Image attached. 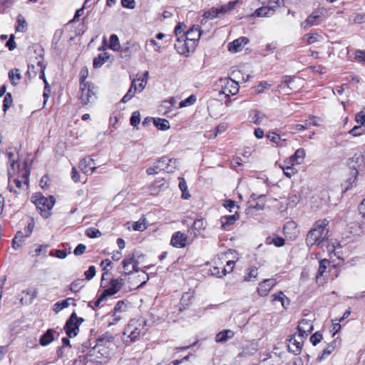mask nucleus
Returning <instances> with one entry per match:
<instances>
[{
  "label": "nucleus",
  "instance_id": "e433bc0d",
  "mask_svg": "<svg viewBox=\"0 0 365 365\" xmlns=\"http://www.w3.org/2000/svg\"><path fill=\"white\" fill-rule=\"evenodd\" d=\"M239 215H232L225 216L221 219L222 227L224 229H227V227L230 225H232L235 223V222L238 219Z\"/></svg>",
  "mask_w": 365,
  "mask_h": 365
},
{
  "label": "nucleus",
  "instance_id": "4468645a",
  "mask_svg": "<svg viewBox=\"0 0 365 365\" xmlns=\"http://www.w3.org/2000/svg\"><path fill=\"white\" fill-rule=\"evenodd\" d=\"M276 284V279H267L263 280L258 284L257 292L261 297L267 296L272 287Z\"/></svg>",
  "mask_w": 365,
  "mask_h": 365
},
{
  "label": "nucleus",
  "instance_id": "e2e57ef3",
  "mask_svg": "<svg viewBox=\"0 0 365 365\" xmlns=\"http://www.w3.org/2000/svg\"><path fill=\"white\" fill-rule=\"evenodd\" d=\"M73 365H91V363H88V357L86 355H81L77 359L73 361Z\"/></svg>",
  "mask_w": 365,
  "mask_h": 365
},
{
  "label": "nucleus",
  "instance_id": "7c9ffc66",
  "mask_svg": "<svg viewBox=\"0 0 365 365\" xmlns=\"http://www.w3.org/2000/svg\"><path fill=\"white\" fill-rule=\"evenodd\" d=\"M294 165L293 163L287 164L285 162L283 165H280V168L284 172V174L289 178H291L292 176H294L297 172V170L294 168Z\"/></svg>",
  "mask_w": 365,
  "mask_h": 365
},
{
  "label": "nucleus",
  "instance_id": "6ab92c4d",
  "mask_svg": "<svg viewBox=\"0 0 365 365\" xmlns=\"http://www.w3.org/2000/svg\"><path fill=\"white\" fill-rule=\"evenodd\" d=\"M284 234L291 240H294L298 235L297 224L293 221H289L284 224L283 227Z\"/></svg>",
  "mask_w": 365,
  "mask_h": 365
},
{
  "label": "nucleus",
  "instance_id": "423d86ee",
  "mask_svg": "<svg viewBox=\"0 0 365 365\" xmlns=\"http://www.w3.org/2000/svg\"><path fill=\"white\" fill-rule=\"evenodd\" d=\"M98 88L93 83L80 85L79 100L83 106H86L95 102Z\"/></svg>",
  "mask_w": 365,
  "mask_h": 365
},
{
  "label": "nucleus",
  "instance_id": "4be33fe9",
  "mask_svg": "<svg viewBox=\"0 0 365 365\" xmlns=\"http://www.w3.org/2000/svg\"><path fill=\"white\" fill-rule=\"evenodd\" d=\"M202 33L198 26H192L185 35V38L189 42H193L195 46H196V41L200 38Z\"/></svg>",
  "mask_w": 365,
  "mask_h": 365
},
{
  "label": "nucleus",
  "instance_id": "2f4dec72",
  "mask_svg": "<svg viewBox=\"0 0 365 365\" xmlns=\"http://www.w3.org/2000/svg\"><path fill=\"white\" fill-rule=\"evenodd\" d=\"M9 78L13 86L18 85L21 78V71L18 68L11 70L9 73Z\"/></svg>",
  "mask_w": 365,
  "mask_h": 365
},
{
  "label": "nucleus",
  "instance_id": "1a4fd4ad",
  "mask_svg": "<svg viewBox=\"0 0 365 365\" xmlns=\"http://www.w3.org/2000/svg\"><path fill=\"white\" fill-rule=\"evenodd\" d=\"M118 270L125 275H130L133 272H138L140 271L138 262L135 259L134 255L133 254L125 258L118 267Z\"/></svg>",
  "mask_w": 365,
  "mask_h": 365
},
{
  "label": "nucleus",
  "instance_id": "2eb2a0df",
  "mask_svg": "<svg viewBox=\"0 0 365 365\" xmlns=\"http://www.w3.org/2000/svg\"><path fill=\"white\" fill-rule=\"evenodd\" d=\"M79 168L86 175H91L96 170L95 161L90 157L82 159L79 163Z\"/></svg>",
  "mask_w": 365,
  "mask_h": 365
},
{
  "label": "nucleus",
  "instance_id": "4d7b16f0",
  "mask_svg": "<svg viewBox=\"0 0 365 365\" xmlns=\"http://www.w3.org/2000/svg\"><path fill=\"white\" fill-rule=\"evenodd\" d=\"M127 304L123 301H119L115 305L113 312L123 314V312H126Z\"/></svg>",
  "mask_w": 365,
  "mask_h": 365
},
{
  "label": "nucleus",
  "instance_id": "603ef678",
  "mask_svg": "<svg viewBox=\"0 0 365 365\" xmlns=\"http://www.w3.org/2000/svg\"><path fill=\"white\" fill-rule=\"evenodd\" d=\"M319 118L314 115H310L307 119L304 121V125L307 126V129L310 126H318L319 125Z\"/></svg>",
  "mask_w": 365,
  "mask_h": 365
},
{
  "label": "nucleus",
  "instance_id": "ddd939ff",
  "mask_svg": "<svg viewBox=\"0 0 365 365\" xmlns=\"http://www.w3.org/2000/svg\"><path fill=\"white\" fill-rule=\"evenodd\" d=\"M123 284L124 279L121 277L111 279L110 286L103 292V297L114 295L120 291Z\"/></svg>",
  "mask_w": 365,
  "mask_h": 365
},
{
  "label": "nucleus",
  "instance_id": "bf43d9fd",
  "mask_svg": "<svg viewBox=\"0 0 365 365\" xmlns=\"http://www.w3.org/2000/svg\"><path fill=\"white\" fill-rule=\"evenodd\" d=\"M140 122V114L139 111H134L130 119V123L133 127H136Z\"/></svg>",
  "mask_w": 365,
  "mask_h": 365
},
{
  "label": "nucleus",
  "instance_id": "bb28decb",
  "mask_svg": "<svg viewBox=\"0 0 365 365\" xmlns=\"http://www.w3.org/2000/svg\"><path fill=\"white\" fill-rule=\"evenodd\" d=\"M177 159L168 158L167 163L160 164V170L165 171L168 173H172L175 172L177 168Z\"/></svg>",
  "mask_w": 365,
  "mask_h": 365
},
{
  "label": "nucleus",
  "instance_id": "5fc2aeb1",
  "mask_svg": "<svg viewBox=\"0 0 365 365\" xmlns=\"http://www.w3.org/2000/svg\"><path fill=\"white\" fill-rule=\"evenodd\" d=\"M13 98L11 94L10 93H7L5 95L4 102H3V110L6 111L12 105Z\"/></svg>",
  "mask_w": 365,
  "mask_h": 365
},
{
  "label": "nucleus",
  "instance_id": "774afa93",
  "mask_svg": "<svg viewBox=\"0 0 365 365\" xmlns=\"http://www.w3.org/2000/svg\"><path fill=\"white\" fill-rule=\"evenodd\" d=\"M322 339V335L319 332H316L310 336V342L316 346L319 344Z\"/></svg>",
  "mask_w": 365,
  "mask_h": 365
},
{
  "label": "nucleus",
  "instance_id": "6e6552de",
  "mask_svg": "<svg viewBox=\"0 0 365 365\" xmlns=\"http://www.w3.org/2000/svg\"><path fill=\"white\" fill-rule=\"evenodd\" d=\"M218 86L221 88L220 93L224 94L226 97L237 94L240 88L238 83L230 78H220Z\"/></svg>",
  "mask_w": 365,
  "mask_h": 365
},
{
  "label": "nucleus",
  "instance_id": "c9c22d12",
  "mask_svg": "<svg viewBox=\"0 0 365 365\" xmlns=\"http://www.w3.org/2000/svg\"><path fill=\"white\" fill-rule=\"evenodd\" d=\"M107 317L108 326H113L117 324L123 318V316L113 311L111 314L107 315Z\"/></svg>",
  "mask_w": 365,
  "mask_h": 365
},
{
  "label": "nucleus",
  "instance_id": "cd10ccee",
  "mask_svg": "<svg viewBox=\"0 0 365 365\" xmlns=\"http://www.w3.org/2000/svg\"><path fill=\"white\" fill-rule=\"evenodd\" d=\"M168 157L163 156L158 160L156 163H155L152 166L149 167L146 172L148 175H154L157 174L161 171L160 164L167 163Z\"/></svg>",
  "mask_w": 365,
  "mask_h": 365
},
{
  "label": "nucleus",
  "instance_id": "4c0bfd02",
  "mask_svg": "<svg viewBox=\"0 0 365 365\" xmlns=\"http://www.w3.org/2000/svg\"><path fill=\"white\" fill-rule=\"evenodd\" d=\"M329 265L330 262L328 259H324L319 262V266L316 276L317 279L323 276Z\"/></svg>",
  "mask_w": 365,
  "mask_h": 365
},
{
  "label": "nucleus",
  "instance_id": "f704fd0d",
  "mask_svg": "<svg viewBox=\"0 0 365 365\" xmlns=\"http://www.w3.org/2000/svg\"><path fill=\"white\" fill-rule=\"evenodd\" d=\"M109 54L106 52L99 53L97 57L93 59V67L100 68L109 58Z\"/></svg>",
  "mask_w": 365,
  "mask_h": 365
},
{
  "label": "nucleus",
  "instance_id": "ea45409f",
  "mask_svg": "<svg viewBox=\"0 0 365 365\" xmlns=\"http://www.w3.org/2000/svg\"><path fill=\"white\" fill-rule=\"evenodd\" d=\"M71 300L73 301L74 299L73 298H67L66 299L56 302L53 305V311L56 313H58L62 309L67 308L70 305L69 302Z\"/></svg>",
  "mask_w": 365,
  "mask_h": 365
},
{
  "label": "nucleus",
  "instance_id": "a18cd8bd",
  "mask_svg": "<svg viewBox=\"0 0 365 365\" xmlns=\"http://www.w3.org/2000/svg\"><path fill=\"white\" fill-rule=\"evenodd\" d=\"M109 48L112 49L113 51H119L120 46L119 39L117 35L112 34L110 36V44Z\"/></svg>",
  "mask_w": 365,
  "mask_h": 365
},
{
  "label": "nucleus",
  "instance_id": "9b49d317",
  "mask_svg": "<svg viewBox=\"0 0 365 365\" xmlns=\"http://www.w3.org/2000/svg\"><path fill=\"white\" fill-rule=\"evenodd\" d=\"M307 336L304 334L299 333L298 334H294L290 336L289 339L288 350L295 355L301 353L304 344V338Z\"/></svg>",
  "mask_w": 365,
  "mask_h": 365
},
{
  "label": "nucleus",
  "instance_id": "a19ab883",
  "mask_svg": "<svg viewBox=\"0 0 365 365\" xmlns=\"http://www.w3.org/2000/svg\"><path fill=\"white\" fill-rule=\"evenodd\" d=\"M272 8H267L266 6H262L255 10L254 14L252 15L255 17H267L270 16L272 14L270 13V10Z\"/></svg>",
  "mask_w": 365,
  "mask_h": 365
},
{
  "label": "nucleus",
  "instance_id": "aec40b11",
  "mask_svg": "<svg viewBox=\"0 0 365 365\" xmlns=\"http://www.w3.org/2000/svg\"><path fill=\"white\" fill-rule=\"evenodd\" d=\"M305 158V150L303 148L297 149L295 153L285 160V163H293L294 165H300L304 162Z\"/></svg>",
  "mask_w": 365,
  "mask_h": 365
},
{
  "label": "nucleus",
  "instance_id": "c03bdc74",
  "mask_svg": "<svg viewBox=\"0 0 365 365\" xmlns=\"http://www.w3.org/2000/svg\"><path fill=\"white\" fill-rule=\"evenodd\" d=\"M335 349V346L333 343L327 344V347L323 350L320 356L317 357L318 361H322L328 356H329Z\"/></svg>",
  "mask_w": 365,
  "mask_h": 365
},
{
  "label": "nucleus",
  "instance_id": "f3484780",
  "mask_svg": "<svg viewBox=\"0 0 365 365\" xmlns=\"http://www.w3.org/2000/svg\"><path fill=\"white\" fill-rule=\"evenodd\" d=\"M148 71H145L142 76H137V78L133 80L132 87L135 91L141 92L145 87L148 82Z\"/></svg>",
  "mask_w": 365,
  "mask_h": 365
},
{
  "label": "nucleus",
  "instance_id": "c85d7f7f",
  "mask_svg": "<svg viewBox=\"0 0 365 365\" xmlns=\"http://www.w3.org/2000/svg\"><path fill=\"white\" fill-rule=\"evenodd\" d=\"M258 269L255 267L247 268L245 270L244 281L245 282H255L257 279Z\"/></svg>",
  "mask_w": 365,
  "mask_h": 365
},
{
  "label": "nucleus",
  "instance_id": "13d9d810",
  "mask_svg": "<svg viewBox=\"0 0 365 365\" xmlns=\"http://www.w3.org/2000/svg\"><path fill=\"white\" fill-rule=\"evenodd\" d=\"M352 22L354 24H361L365 23V14L356 13L352 15Z\"/></svg>",
  "mask_w": 365,
  "mask_h": 365
},
{
  "label": "nucleus",
  "instance_id": "de8ad7c7",
  "mask_svg": "<svg viewBox=\"0 0 365 365\" xmlns=\"http://www.w3.org/2000/svg\"><path fill=\"white\" fill-rule=\"evenodd\" d=\"M266 242L267 244H274L277 247L284 245V240L281 237H267Z\"/></svg>",
  "mask_w": 365,
  "mask_h": 365
},
{
  "label": "nucleus",
  "instance_id": "6e6d98bb",
  "mask_svg": "<svg viewBox=\"0 0 365 365\" xmlns=\"http://www.w3.org/2000/svg\"><path fill=\"white\" fill-rule=\"evenodd\" d=\"M86 235L90 238H97L101 236V232L96 228L89 227L86 230Z\"/></svg>",
  "mask_w": 365,
  "mask_h": 365
},
{
  "label": "nucleus",
  "instance_id": "49530a36",
  "mask_svg": "<svg viewBox=\"0 0 365 365\" xmlns=\"http://www.w3.org/2000/svg\"><path fill=\"white\" fill-rule=\"evenodd\" d=\"M37 290L36 288H31L27 289L26 294H24V301L26 303H32L34 299L36 297Z\"/></svg>",
  "mask_w": 365,
  "mask_h": 365
},
{
  "label": "nucleus",
  "instance_id": "052dcab7",
  "mask_svg": "<svg viewBox=\"0 0 365 365\" xmlns=\"http://www.w3.org/2000/svg\"><path fill=\"white\" fill-rule=\"evenodd\" d=\"M21 330H22V327H21V320L15 321L11 324V331L12 334H16L21 333Z\"/></svg>",
  "mask_w": 365,
  "mask_h": 365
},
{
  "label": "nucleus",
  "instance_id": "338daca9",
  "mask_svg": "<svg viewBox=\"0 0 365 365\" xmlns=\"http://www.w3.org/2000/svg\"><path fill=\"white\" fill-rule=\"evenodd\" d=\"M205 222L202 219H198L194 221L192 225V230L200 231L205 228Z\"/></svg>",
  "mask_w": 365,
  "mask_h": 365
},
{
  "label": "nucleus",
  "instance_id": "a211bd4d",
  "mask_svg": "<svg viewBox=\"0 0 365 365\" xmlns=\"http://www.w3.org/2000/svg\"><path fill=\"white\" fill-rule=\"evenodd\" d=\"M187 237L186 235L180 232H175L171 238V245L175 247L182 248L186 246Z\"/></svg>",
  "mask_w": 365,
  "mask_h": 365
},
{
  "label": "nucleus",
  "instance_id": "f8f14e48",
  "mask_svg": "<svg viewBox=\"0 0 365 365\" xmlns=\"http://www.w3.org/2000/svg\"><path fill=\"white\" fill-rule=\"evenodd\" d=\"M175 50L180 55L187 56V54L195 50V45L193 42H189L185 38V34L177 38L176 42L174 45Z\"/></svg>",
  "mask_w": 365,
  "mask_h": 365
},
{
  "label": "nucleus",
  "instance_id": "20e7f679",
  "mask_svg": "<svg viewBox=\"0 0 365 365\" xmlns=\"http://www.w3.org/2000/svg\"><path fill=\"white\" fill-rule=\"evenodd\" d=\"M147 331V321L144 318L132 319L123 331V340L126 344L135 342L144 336Z\"/></svg>",
  "mask_w": 365,
  "mask_h": 365
},
{
  "label": "nucleus",
  "instance_id": "8fccbe9b",
  "mask_svg": "<svg viewBox=\"0 0 365 365\" xmlns=\"http://www.w3.org/2000/svg\"><path fill=\"white\" fill-rule=\"evenodd\" d=\"M83 279H78L76 280H74L71 284H70V290L71 292H78L82 287H83Z\"/></svg>",
  "mask_w": 365,
  "mask_h": 365
},
{
  "label": "nucleus",
  "instance_id": "58836bf2",
  "mask_svg": "<svg viewBox=\"0 0 365 365\" xmlns=\"http://www.w3.org/2000/svg\"><path fill=\"white\" fill-rule=\"evenodd\" d=\"M155 126L161 130H167L170 128V123L168 120L163 118L153 119Z\"/></svg>",
  "mask_w": 365,
  "mask_h": 365
},
{
  "label": "nucleus",
  "instance_id": "412c9836",
  "mask_svg": "<svg viewBox=\"0 0 365 365\" xmlns=\"http://www.w3.org/2000/svg\"><path fill=\"white\" fill-rule=\"evenodd\" d=\"M249 43V39L247 37L242 36L228 44V49L230 51L238 52L241 51L244 46Z\"/></svg>",
  "mask_w": 365,
  "mask_h": 365
},
{
  "label": "nucleus",
  "instance_id": "0e129e2a",
  "mask_svg": "<svg viewBox=\"0 0 365 365\" xmlns=\"http://www.w3.org/2000/svg\"><path fill=\"white\" fill-rule=\"evenodd\" d=\"M136 92L131 86L127 93L123 97L121 101L123 103L128 102L135 96Z\"/></svg>",
  "mask_w": 365,
  "mask_h": 365
},
{
  "label": "nucleus",
  "instance_id": "3c124183",
  "mask_svg": "<svg viewBox=\"0 0 365 365\" xmlns=\"http://www.w3.org/2000/svg\"><path fill=\"white\" fill-rule=\"evenodd\" d=\"M196 96L195 95H191L186 99L180 102L179 106L180 108H184L187 106H190L193 105L196 102Z\"/></svg>",
  "mask_w": 365,
  "mask_h": 365
},
{
  "label": "nucleus",
  "instance_id": "f257e3e1",
  "mask_svg": "<svg viewBox=\"0 0 365 365\" xmlns=\"http://www.w3.org/2000/svg\"><path fill=\"white\" fill-rule=\"evenodd\" d=\"M6 155L10 164L8 168V189L10 192L17 194L21 190V180L23 179V170L21 168V163L19 153L16 150H10L7 151Z\"/></svg>",
  "mask_w": 365,
  "mask_h": 365
},
{
  "label": "nucleus",
  "instance_id": "69168bd1",
  "mask_svg": "<svg viewBox=\"0 0 365 365\" xmlns=\"http://www.w3.org/2000/svg\"><path fill=\"white\" fill-rule=\"evenodd\" d=\"M270 84H269L266 81H261L259 83V84L256 86V92L258 93H262L264 90H267L270 88Z\"/></svg>",
  "mask_w": 365,
  "mask_h": 365
},
{
  "label": "nucleus",
  "instance_id": "a878e982",
  "mask_svg": "<svg viewBox=\"0 0 365 365\" xmlns=\"http://www.w3.org/2000/svg\"><path fill=\"white\" fill-rule=\"evenodd\" d=\"M250 117L253 123L256 125L262 124L266 120V115L258 110H252Z\"/></svg>",
  "mask_w": 365,
  "mask_h": 365
},
{
  "label": "nucleus",
  "instance_id": "5701e85b",
  "mask_svg": "<svg viewBox=\"0 0 365 365\" xmlns=\"http://www.w3.org/2000/svg\"><path fill=\"white\" fill-rule=\"evenodd\" d=\"M314 329L311 319H302L298 324L297 329L299 333L307 336Z\"/></svg>",
  "mask_w": 365,
  "mask_h": 365
},
{
  "label": "nucleus",
  "instance_id": "c756f323",
  "mask_svg": "<svg viewBox=\"0 0 365 365\" xmlns=\"http://www.w3.org/2000/svg\"><path fill=\"white\" fill-rule=\"evenodd\" d=\"M267 138L276 144L277 146L279 147H284L287 145V141L285 139H282L278 134L272 132L269 133L267 135Z\"/></svg>",
  "mask_w": 365,
  "mask_h": 365
},
{
  "label": "nucleus",
  "instance_id": "680f3d73",
  "mask_svg": "<svg viewBox=\"0 0 365 365\" xmlns=\"http://www.w3.org/2000/svg\"><path fill=\"white\" fill-rule=\"evenodd\" d=\"M192 297H193V295L190 292H186V293L183 294V295L182 296V298L180 299V304L182 306L188 305L190 303L191 299L192 298Z\"/></svg>",
  "mask_w": 365,
  "mask_h": 365
},
{
  "label": "nucleus",
  "instance_id": "473e14b6",
  "mask_svg": "<svg viewBox=\"0 0 365 365\" xmlns=\"http://www.w3.org/2000/svg\"><path fill=\"white\" fill-rule=\"evenodd\" d=\"M53 332L54 331L53 329H48L46 332L41 336L40 339V344L42 346H47L51 344L54 339Z\"/></svg>",
  "mask_w": 365,
  "mask_h": 365
},
{
  "label": "nucleus",
  "instance_id": "393cba45",
  "mask_svg": "<svg viewBox=\"0 0 365 365\" xmlns=\"http://www.w3.org/2000/svg\"><path fill=\"white\" fill-rule=\"evenodd\" d=\"M272 302H279L283 308L287 309L289 305V300L282 292L274 293L271 296Z\"/></svg>",
  "mask_w": 365,
  "mask_h": 365
},
{
  "label": "nucleus",
  "instance_id": "72a5a7b5",
  "mask_svg": "<svg viewBox=\"0 0 365 365\" xmlns=\"http://www.w3.org/2000/svg\"><path fill=\"white\" fill-rule=\"evenodd\" d=\"M234 336V332L232 330L227 329L222 331L219 332L216 335L215 340L217 342H225L227 341L229 339L232 338Z\"/></svg>",
  "mask_w": 365,
  "mask_h": 365
},
{
  "label": "nucleus",
  "instance_id": "f03ea898",
  "mask_svg": "<svg viewBox=\"0 0 365 365\" xmlns=\"http://www.w3.org/2000/svg\"><path fill=\"white\" fill-rule=\"evenodd\" d=\"M329 224V221L327 219H320L316 221L307 235V245L309 247L322 246L329 237V231L327 229Z\"/></svg>",
  "mask_w": 365,
  "mask_h": 365
},
{
  "label": "nucleus",
  "instance_id": "b1692460",
  "mask_svg": "<svg viewBox=\"0 0 365 365\" xmlns=\"http://www.w3.org/2000/svg\"><path fill=\"white\" fill-rule=\"evenodd\" d=\"M86 356L88 357V363H91V365L102 364L108 359L106 356H101V354L98 352H93L92 349L88 350Z\"/></svg>",
  "mask_w": 365,
  "mask_h": 365
},
{
  "label": "nucleus",
  "instance_id": "09e8293b",
  "mask_svg": "<svg viewBox=\"0 0 365 365\" xmlns=\"http://www.w3.org/2000/svg\"><path fill=\"white\" fill-rule=\"evenodd\" d=\"M284 4V0H269L267 8H272L270 13L272 15L274 13L277 9Z\"/></svg>",
  "mask_w": 365,
  "mask_h": 365
},
{
  "label": "nucleus",
  "instance_id": "37998d69",
  "mask_svg": "<svg viewBox=\"0 0 365 365\" xmlns=\"http://www.w3.org/2000/svg\"><path fill=\"white\" fill-rule=\"evenodd\" d=\"M92 351L98 352L101 354V356L108 358L110 355L111 351L108 350V347H103L101 345L96 343V346L92 348Z\"/></svg>",
  "mask_w": 365,
  "mask_h": 365
},
{
  "label": "nucleus",
  "instance_id": "864d4df0",
  "mask_svg": "<svg viewBox=\"0 0 365 365\" xmlns=\"http://www.w3.org/2000/svg\"><path fill=\"white\" fill-rule=\"evenodd\" d=\"M220 15L218 8L212 7L210 10L205 11L203 16L205 19H212L217 17Z\"/></svg>",
  "mask_w": 365,
  "mask_h": 365
},
{
  "label": "nucleus",
  "instance_id": "0eeeda50",
  "mask_svg": "<svg viewBox=\"0 0 365 365\" xmlns=\"http://www.w3.org/2000/svg\"><path fill=\"white\" fill-rule=\"evenodd\" d=\"M327 10L324 8H319L314 10L312 14L301 24L303 29H307L312 26L319 25L326 17Z\"/></svg>",
  "mask_w": 365,
  "mask_h": 365
},
{
  "label": "nucleus",
  "instance_id": "7ed1b4c3",
  "mask_svg": "<svg viewBox=\"0 0 365 365\" xmlns=\"http://www.w3.org/2000/svg\"><path fill=\"white\" fill-rule=\"evenodd\" d=\"M41 53V49L37 46L29 47L27 49V55L29 59L27 75L30 78L38 73L39 78L44 79L46 67L43 64V57Z\"/></svg>",
  "mask_w": 365,
  "mask_h": 365
},
{
  "label": "nucleus",
  "instance_id": "39448f33",
  "mask_svg": "<svg viewBox=\"0 0 365 365\" xmlns=\"http://www.w3.org/2000/svg\"><path fill=\"white\" fill-rule=\"evenodd\" d=\"M31 202L40 211L41 216L47 218L51 215L50 211L54 205L55 199L53 196L46 197L41 193H36L31 197Z\"/></svg>",
  "mask_w": 365,
  "mask_h": 365
},
{
  "label": "nucleus",
  "instance_id": "dca6fc26",
  "mask_svg": "<svg viewBox=\"0 0 365 365\" xmlns=\"http://www.w3.org/2000/svg\"><path fill=\"white\" fill-rule=\"evenodd\" d=\"M96 343L101 345L103 347H108V349L111 351L115 346L114 337L110 333H105L100 336L96 339Z\"/></svg>",
  "mask_w": 365,
  "mask_h": 365
},
{
  "label": "nucleus",
  "instance_id": "9d476101",
  "mask_svg": "<svg viewBox=\"0 0 365 365\" xmlns=\"http://www.w3.org/2000/svg\"><path fill=\"white\" fill-rule=\"evenodd\" d=\"M83 322V319L78 317L75 312H73L64 326L66 334L70 337L76 336L79 331V326Z\"/></svg>",
  "mask_w": 365,
  "mask_h": 365
},
{
  "label": "nucleus",
  "instance_id": "79ce46f5",
  "mask_svg": "<svg viewBox=\"0 0 365 365\" xmlns=\"http://www.w3.org/2000/svg\"><path fill=\"white\" fill-rule=\"evenodd\" d=\"M23 246V233L19 231L12 240V247L14 250L21 249Z\"/></svg>",
  "mask_w": 365,
  "mask_h": 365
}]
</instances>
